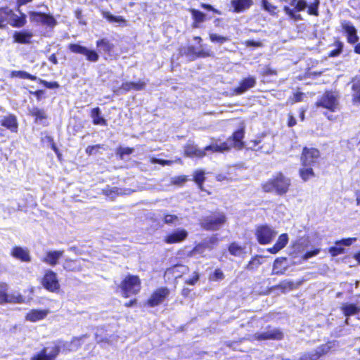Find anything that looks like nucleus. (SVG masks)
<instances>
[{"label": "nucleus", "instance_id": "obj_1", "mask_svg": "<svg viewBox=\"0 0 360 360\" xmlns=\"http://www.w3.org/2000/svg\"><path fill=\"white\" fill-rule=\"evenodd\" d=\"M290 186V179L282 174H278L275 178L270 179L263 184L265 192H276L278 195H283L288 192Z\"/></svg>", "mask_w": 360, "mask_h": 360}, {"label": "nucleus", "instance_id": "obj_2", "mask_svg": "<svg viewBox=\"0 0 360 360\" xmlns=\"http://www.w3.org/2000/svg\"><path fill=\"white\" fill-rule=\"evenodd\" d=\"M226 221V215L223 212H217L202 219L200 225L205 230L217 231L219 230Z\"/></svg>", "mask_w": 360, "mask_h": 360}, {"label": "nucleus", "instance_id": "obj_3", "mask_svg": "<svg viewBox=\"0 0 360 360\" xmlns=\"http://www.w3.org/2000/svg\"><path fill=\"white\" fill-rule=\"evenodd\" d=\"M24 17H18L8 7L0 8V27L9 23L13 27H22L25 25Z\"/></svg>", "mask_w": 360, "mask_h": 360}, {"label": "nucleus", "instance_id": "obj_4", "mask_svg": "<svg viewBox=\"0 0 360 360\" xmlns=\"http://www.w3.org/2000/svg\"><path fill=\"white\" fill-rule=\"evenodd\" d=\"M122 295L124 297H128L131 295L136 294L141 288V283L138 276H128L120 285Z\"/></svg>", "mask_w": 360, "mask_h": 360}, {"label": "nucleus", "instance_id": "obj_5", "mask_svg": "<svg viewBox=\"0 0 360 360\" xmlns=\"http://www.w3.org/2000/svg\"><path fill=\"white\" fill-rule=\"evenodd\" d=\"M338 105V94L333 91H326L316 103L317 106L323 107L330 111H335Z\"/></svg>", "mask_w": 360, "mask_h": 360}, {"label": "nucleus", "instance_id": "obj_6", "mask_svg": "<svg viewBox=\"0 0 360 360\" xmlns=\"http://www.w3.org/2000/svg\"><path fill=\"white\" fill-rule=\"evenodd\" d=\"M41 284L44 288L53 292H56L60 288L57 274L50 269L45 271L44 276L41 281Z\"/></svg>", "mask_w": 360, "mask_h": 360}, {"label": "nucleus", "instance_id": "obj_7", "mask_svg": "<svg viewBox=\"0 0 360 360\" xmlns=\"http://www.w3.org/2000/svg\"><path fill=\"white\" fill-rule=\"evenodd\" d=\"M276 234L277 232L268 226H259L255 233L258 242L262 245L271 243Z\"/></svg>", "mask_w": 360, "mask_h": 360}, {"label": "nucleus", "instance_id": "obj_8", "mask_svg": "<svg viewBox=\"0 0 360 360\" xmlns=\"http://www.w3.org/2000/svg\"><path fill=\"white\" fill-rule=\"evenodd\" d=\"M319 151L314 148H304L301 155L302 166H314L319 158Z\"/></svg>", "mask_w": 360, "mask_h": 360}, {"label": "nucleus", "instance_id": "obj_9", "mask_svg": "<svg viewBox=\"0 0 360 360\" xmlns=\"http://www.w3.org/2000/svg\"><path fill=\"white\" fill-rule=\"evenodd\" d=\"M69 49L75 53H79L86 56V59L90 62H97L99 56L96 51L89 50L86 47L77 44H71L69 45Z\"/></svg>", "mask_w": 360, "mask_h": 360}, {"label": "nucleus", "instance_id": "obj_10", "mask_svg": "<svg viewBox=\"0 0 360 360\" xmlns=\"http://www.w3.org/2000/svg\"><path fill=\"white\" fill-rule=\"evenodd\" d=\"M283 338V333L278 328H269L268 330L262 333H257L252 337V340H281Z\"/></svg>", "mask_w": 360, "mask_h": 360}, {"label": "nucleus", "instance_id": "obj_11", "mask_svg": "<svg viewBox=\"0 0 360 360\" xmlns=\"http://www.w3.org/2000/svg\"><path fill=\"white\" fill-rule=\"evenodd\" d=\"M60 350V346L56 345L45 347L39 354L32 357V360H55Z\"/></svg>", "mask_w": 360, "mask_h": 360}, {"label": "nucleus", "instance_id": "obj_12", "mask_svg": "<svg viewBox=\"0 0 360 360\" xmlns=\"http://www.w3.org/2000/svg\"><path fill=\"white\" fill-rule=\"evenodd\" d=\"M169 294V290L167 288H160L156 290L148 300V305L154 307L162 304Z\"/></svg>", "mask_w": 360, "mask_h": 360}, {"label": "nucleus", "instance_id": "obj_13", "mask_svg": "<svg viewBox=\"0 0 360 360\" xmlns=\"http://www.w3.org/2000/svg\"><path fill=\"white\" fill-rule=\"evenodd\" d=\"M30 19L32 21L41 23L44 25H46L50 27H53L57 24L56 20L51 15L45 14L42 13H30Z\"/></svg>", "mask_w": 360, "mask_h": 360}, {"label": "nucleus", "instance_id": "obj_14", "mask_svg": "<svg viewBox=\"0 0 360 360\" xmlns=\"http://www.w3.org/2000/svg\"><path fill=\"white\" fill-rule=\"evenodd\" d=\"M232 145L229 143V140L221 141L219 139H212L211 143L205 148V151L212 153H224L230 150Z\"/></svg>", "mask_w": 360, "mask_h": 360}, {"label": "nucleus", "instance_id": "obj_15", "mask_svg": "<svg viewBox=\"0 0 360 360\" xmlns=\"http://www.w3.org/2000/svg\"><path fill=\"white\" fill-rule=\"evenodd\" d=\"M341 27L346 33L348 43L354 44L359 41V38L357 35V30L350 21L342 20Z\"/></svg>", "mask_w": 360, "mask_h": 360}, {"label": "nucleus", "instance_id": "obj_16", "mask_svg": "<svg viewBox=\"0 0 360 360\" xmlns=\"http://www.w3.org/2000/svg\"><path fill=\"white\" fill-rule=\"evenodd\" d=\"M63 250L48 251L41 260L44 263L54 266L58 264V260L63 257Z\"/></svg>", "mask_w": 360, "mask_h": 360}, {"label": "nucleus", "instance_id": "obj_17", "mask_svg": "<svg viewBox=\"0 0 360 360\" xmlns=\"http://www.w3.org/2000/svg\"><path fill=\"white\" fill-rule=\"evenodd\" d=\"M11 255L17 259L23 262H31V256L27 248L15 246L11 250Z\"/></svg>", "mask_w": 360, "mask_h": 360}, {"label": "nucleus", "instance_id": "obj_18", "mask_svg": "<svg viewBox=\"0 0 360 360\" xmlns=\"http://www.w3.org/2000/svg\"><path fill=\"white\" fill-rule=\"evenodd\" d=\"M49 312L47 309H32L27 313L25 319L30 322H37L45 319Z\"/></svg>", "mask_w": 360, "mask_h": 360}, {"label": "nucleus", "instance_id": "obj_19", "mask_svg": "<svg viewBox=\"0 0 360 360\" xmlns=\"http://www.w3.org/2000/svg\"><path fill=\"white\" fill-rule=\"evenodd\" d=\"M256 84V79L254 77H248L241 81L240 86L234 89L236 94H242L249 89L253 87Z\"/></svg>", "mask_w": 360, "mask_h": 360}, {"label": "nucleus", "instance_id": "obj_20", "mask_svg": "<svg viewBox=\"0 0 360 360\" xmlns=\"http://www.w3.org/2000/svg\"><path fill=\"white\" fill-rule=\"evenodd\" d=\"M218 243L217 236H212L208 240H205L202 243L198 244L195 247L193 252L202 253L205 249L212 250Z\"/></svg>", "mask_w": 360, "mask_h": 360}, {"label": "nucleus", "instance_id": "obj_21", "mask_svg": "<svg viewBox=\"0 0 360 360\" xmlns=\"http://www.w3.org/2000/svg\"><path fill=\"white\" fill-rule=\"evenodd\" d=\"M244 130L243 128H242L235 131L232 136L230 137L228 140H229V143L232 145V147L241 149L243 147V142H242Z\"/></svg>", "mask_w": 360, "mask_h": 360}, {"label": "nucleus", "instance_id": "obj_22", "mask_svg": "<svg viewBox=\"0 0 360 360\" xmlns=\"http://www.w3.org/2000/svg\"><path fill=\"white\" fill-rule=\"evenodd\" d=\"M288 242V235L286 233H283L278 237L276 244L272 248L267 249V251L270 253L276 254L284 248Z\"/></svg>", "mask_w": 360, "mask_h": 360}, {"label": "nucleus", "instance_id": "obj_23", "mask_svg": "<svg viewBox=\"0 0 360 360\" xmlns=\"http://www.w3.org/2000/svg\"><path fill=\"white\" fill-rule=\"evenodd\" d=\"M184 153L189 157L202 158L206 155L205 148L203 150L198 148L194 144H188L184 149Z\"/></svg>", "mask_w": 360, "mask_h": 360}, {"label": "nucleus", "instance_id": "obj_24", "mask_svg": "<svg viewBox=\"0 0 360 360\" xmlns=\"http://www.w3.org/2000/svg\"><path fill=\"white\" fill-rule=\"evenodd\" d=\"M187 232L185 230H177L167 236L165 241L167 243H179L187 237Z\"/></svg>", "mask_w": 360, "mask_h": 360}, {"label": "nucleus", "instance_id": "obj_25", "mask_svg": "<svg viewBox=\"0 0 360 360\" xmlns=\"http://www.w3.org/2000/svg\"><path fill=\"white\" fill-rule=\"evenodd\" d=\"M146 83L143 81L139 80L137 82H124L122 83L120 89L129 91L131 90L141 91L145 89Z\"/></svg>", "mask_w": 360, "mask_h": 360}, {"label": "nucleus", "instance_id": "obj_26", "mask_svg": "<svg viewBox=\"0 0 360 360\" xmlns=\"http://www.w3.org/2000/svg\"><path fill=\"white\" fill-rule=\"evenodd\" d=\"M1 125L8 129L13 132H16L18 129V123L16 117L13 115L6 116L1 120Z\"/></svg>", "mask_w": 360, "mask_h": 360}, {"label": "nucleus", "instance_id": "obj_27", "mask_svg": "<svg viewBox=\"0 0 360 360\" xmlns=\"http://www.w3.org/2000/svg\"><path fill=\"white\" fill-rule=\"evenodd\" d=\"M340 309L344 315L347 317L356 315L360 311V307L352 303H344Z\"/></svg>", "mask_w": 360, "mask_h": 360}, {"label": "nucleus", "instance_id": "obj_28", "mask_svg": "<svg viewBox=\"0 0 360 360\" xmlns=\"http://www.w3.org/2000/svg\"><path fill=\"white\" fill-rule=\"evenodd\" d=\"M63 266L64 269L70 271H79L82 269L80 260L67 259L64 261Z\"/></svg>", "mask_w": 360, "mask_h": 360}, {"label": "nucleus", "instance_id": "obj_29", "mask_svg": "<svg viewBox=\"0 0 360 360\" xmlns=\"http://www.w3.org/2000/svg\"><path fill=\"white\" fill-rule=\"evenodd\" d=\"M231 5L234 8L235 12L240 13L248 8L252 5V0H233Z\"/></svg>", "mask_w": 360, "mask_h": 360}, {"label": "nucleus", "instance_id": "obj_30", "mask_svg": "<svg viewBox=\"0 0 360 360\" xmlns=\"http://www.w3.org/2000/svg\"><path fill=\"white\" fill-rule=\"evenodd\" d=\"M286 260L285 257H278L275 259L273 265L272 274L281 275L284 274L286 268H282V264Z\"/></svg>", "mask_w": 360, "mask_h": 360}, {"label": "nucleus", "instance_id": "obj_31", "mask_svg": "<svg viewBox=\"0 0 360 360\" xmlns=\"http://www.w3.org/2000/svg\"><path fill=\"white\" fill-rule=\"evenodd\" d=\"M188 271V267L184 265H175L167 269V274H173L175 278L181 277L182 274Z\"/></svg>", "mask_w": 360, "mask_h": 360}, {"label": "nucleus", "instance_id": "obj_32", "mask_svg": "<svg viewBox=\"0 0 360 360\" xmlns=\"http://www.w3.org/2000/svg\"><path fill=\"white\" fill-rule=\"evenodd\" d=\"M32 34L30 32H16L14 34V39L16 42L21 44L29 43Z\"/></svg>", "mask_w": 360, "mask_h": 360}, {"label": "nucleus", "instance_id": "obj_33", "mask_svg": "<svg viewBox=\"0 0 360 360\" xmlns=\"http://www.w3.org/2000/svg\"><path fill=\"white\" fill-rule=\"evenodd\" d=\"M91 115L94 124L107 125V121L103 117H101V110L99 108H93Z\"/></svg>", "mask_w": 360, "mask_h": 360}, {"label": "nucleus", "instance_id": "obj_34", "mask_svg": "<svg viewBox=\"0 0 360 360\" xmlns=\"http://www.w3.org/2000/svg\"><path fill=\"white\" fill-rule=\"evenodd\" d=\"M312 167V165L302 166V168H300V176L304 181H307L315 176Z\"/></svg>", "mask_w": 360, "mask_h": 360}, {"label": "nucleus", "instance_id": "obj_35", "mask_svg": "<svg viewBox=\"0 0 360 360\" xmlns=\"http://www.w3.org/2000/svg\"><path fill=\"white\" fill-rule=\"evenodd\" d=\"M30 113L35 117V121L41 122L44 120H46L47 116L45 111L38 108H32L30 110Z\"/></svg>", "mask_w": 360, "mask_h": 360}, {"label": "nucleus", "instance_id": "obj_36", "mask_svg": "<svg viewBox=\"0 0 360 360\" xmlns=\"http://www.w3.org/2000/svg\"><path fill=\"white\" fill-rule=\"evenodd\" d=\"M103 193L113 200L117 195L124 194V192L122 188L112 187L103 189Z\"/></svg>", "mask_w": 360, "mask_h": 360}, {"label": "nucleus", "instance_id": "obj_37", "mask_svg": "<svg viewBox=\"0 0 360 360\" xmlns=\"http://www.w3.org/2000/svg\"><path fill=\"white\" fill-rule=\"evenodd\" d=\"M193 180L198 184V188L201 191H203L202 184H203V182L205 180V172L203 170H202V169L196 170L193 173Z\"/></svg>", "mask_w": 360, "mask_h": 360}, {"label": "nucleus", "instance_id": "obj_38", "mask_svg": "<svg viewBox=\"0 0 360 360\" xmlns=\"http://www.w3.org/2000/svg\"><path fill=\"white\" fill-rule=\"evenodd\" d=\"M229 251L232 255L240 257L245 253V248L236 243H232L229 247Z\"/></svg>", "mask_w": 360, "mask_h": 360}, {"label": "nucleus", "instance_id": "obj_39", "mask_svg": "<svg viewBox=\"0 0 360 360\" xmlns=\"http://www.w3.org/2000/svg\"><path fill=\"white\" fill-rule=\"evenodd\" d=\"M7 296L8 299L6 303L21 304L25 302V298L19 292L8 294Z\"/></svg>", "mask_w": 360, "mask_h": 360}, {"label": "nucleus", "instance_id": "obj_40", "mask_svg": "<svg viewBox=\"0 0 360 360\" xmlns=\"http://www.w3.org/2000/svg\"><path fill=\"white\" fill-rule=\"evenodd\" d=\"M11 77H18L21 79H29L31 80H37V77L36 76L32 75L30 73L22 71V70H14L11 73Z\"/></svg>", "mask_w": 360, "mask_h": 360}, {"label": "nucleus", "instance_id": "obj_41", "mask_svg": "<svg viewBox=\"0 0 360 360\" xmlns=\"http://www.w3.org/2000/svg\"><path fill=\"white\" fill-rule=\"evenodd\" d=\"M330 349V346L328 344L323 345L316 350L315 354H306V355L308 356L309 359H310V357H311L313 359H315L316 357H317V359H318L321 355L327 353Z\"/></svg>", "mask_w": 360, "mask_h": 360}, {"label": "nucleus", "instance_id": "obj_42", "mask_svg": "<svg viewBox=\"0 0 360 360\" xmlns=\"http://www.w3.org/2000/svg\"><path fill=\"white\" fill-rule=\"evenodd\" d=\"M96 46L101 47L105 53H110L113 49V44L106 39H102L96 41Z\"/></svg>", "mask_w": 360, "mask_h": 360}, {"label": "nucleus", "instance_id": "obj_43", "mask_svg": "<svg viewBox=\"0 0 360 360\" xmlns=\"http://www.w3.org/2000/svg\"><path fill=\"white\" fill-rule=\"evenodd\" d=\"M352 85V98L354 103L360 102V83L354 79Z\"/></svg>", "mask_w": 360, "mask_h": 360}, {"label": "nucleus", "instance_id": "obj_44", "mask_svg": "<svg viewBox=\"0 0 360 360\" xmlns=\"http://www.w3.org/2000/svg\"><path fill=\"white\" fill-rule=\"evenodd\" d=\"M273 139L270 138L268 141L264 142L258 149H256V150H260L262 153L269 154L273 151Z\"/></svg>", "mask_w": 360, "mask_h": 360}, {"label": "nucleus", "instance_id": "obj_45", "mask_svg": "<svg viewBox=\"0 0 360 360\" xmlns=\"http://www.w3.org/2000/svg\"><path fill=\"white\" fill-rule=\"evenodd\" d=\"M320 1L319 0H313V1L308 4L307 8H308V13L309 15H313L315 16L319 15V6Z\"/></svg>", "mask_w": 360, "mask_h": 360}, {"label": "nucleus", "instance_id": "obj_46", "mask_svg": "<svg viewBox=\"0 0 360 360\" xmlns=\"http://www.w3.org/2000/svg\"><path fill=\"white\" fill-rule=\"evenodd\" d=\"M8 290V285L6 283H0V304L6 303L8 296L7 290Z\"/></svg>", "mask_w": 360, "mask_h": 360}, {"label": "nucleus", "instance_id": "obj_47", "mask_svg": "<svg viewBox=\"0 0 360 360\" xmlns=\"http://www.w3.org/2000/svg\"><path fill=\"white\" fill-rule=\"evenodd\" d=\"M191 13L192 14L193 18L195 20V23L193 26L195 27H197L198 25H196V23L203 22L205 18V15L201 11H199L193 8L191 9Z\"/></svg>", "mask_w": 360, "mask_h": 360}, {"label": "nucleus", "instance_id": "obj_48", "mask_svg": "<svg viewBox=\"0 0 360 360\" xmlns=\"http://www.w3.org/2000/svg\"><path fill=\"white\" fill-rule=\"evenodd\" d=\"M295 288L296 286L295 283L291 281H283L276 286V288L281 289L283 292H285L286 290H290Z\"/></svg>", "mask_w": 360, "mask_h": 360}, {"label": "nucleus", "instance_id": "obj_49", "mask_svg": "<svg viewBox=\"0 0 360 360\" xmlns=\"http://www.w3.org/2000/svg\"><path fill=\"white\" fill-rule=\"evenodd\" d=\"M210 41L214 43H218L220 44H224V42L229 40V39L226 37H223L214 33H210L209 34Z\"/></svg>", "mask_w": 360, "mask_h": 360}, {"label": "nucleus", "instance_id": "obj_50", "mask_svg": "<svg viewBox=\"0 0 360 360\" xmlns=\"http://www.w3.org/2000/svg\"><path fill=\"white\" fill-rule=\"evenodd\" d=\"M296 0H292L291 5L295 6V8L297 11H304L306 8H307L308 4L305 0H298L295 3Z\"/></svg>", "mask_w": 360, "mask_h": 360}, {"label": "nucleus", "instance_id": "obj_51", "mask_svg": "<svg viewBox=\"0 0 360 360\" xmlns=\"http://www.w3.org/2000/svg\"><path fill=\"white\" fill-rule=\"evenodd\" d=\"M103 15L110 22H123L124 20L121 16H114L109 12H103Z\"/></svg>", "mask_w": 360, "mask_h": 360}, {"label": "nucleus", "instance_id": "obj_52", "mask_svg": "<svg viewBox=\"0 0 360 360\" xmlns=\"http://www.w3.org/2000/svg\"><path fill=\"white\" fill-rule=\"evenodd\" d=\"M262 6L265 11H268L271 14L274 13L276 10V7L269 3L267 0H262Z\"/></svg>", "mask_w": 360, "mask_h": 360}, {"label": "nucleus", "instance_id": "obj_53", "mask_svg": "<svg viewBox=\"0 0 360 360\" xmlns=\"http://www.w3.org/2000/svg\"><path fill=\"white\" fill-rule=\"evenodd\" d=\"M356 241V238H349L346 239H342L338 241L335 242L336 245H345V246H349L353 243Z\"/></svg>", "mask_w": 360, "mask_h": 360}, {"label": "nucleus", "instance_id": "obj_54", "mask_svg": "<svg viewBox=\"0 0 360 360\" xmlns=\"http://www.w3.org/2000/svg\"><path fill=\"white\" fill-rule=\"evenodd\" d=\"M79 345V338H74L73 340L68 344L67 348L69 351L76 350Z\"/></svg>", "mask_w": 360, "mask_h": 360}, {"label": "nucleus", "instance_id": "obj_55", "mask_svg": "<svg viewBox=\"0 0 360 360\" xmlns=\"http://www.w3.org/2000/svg\"><path fill=\"white\" fill-rule=\"evenodd\" d=\"M164 221L167 224H176L179 221V218L176 215L167 214L165 217Z\"/></svg>", "mask_w": 360, "mask_h": 360}, {"label": "nucleus", "instance_id": "obj_56", "mask_svg": "<svg viewBox=\"0 0 360 360\" xmlns=\"http://www.w3.org/2000/svg\"><path fill=\"white\" fill-rule=\"evenodd\" d=\"M341 245H337L335 247H331L330 249H329V252L330 254L335 257V256H337L338 255H340V254H342L344 253V248H342V247H340Z\"/></svg>", "mask_w": 360, "mask_h": 360}, {"label": "nucleus", "instance_id": "obj_57", "mask_svg": "<svg viewBox=\"0 0 360 360\" xmlns=\"http://www.w3.org/2000/svg\"><path fill=\"white\" fill-rule=\"evenodd\" d=\"M320 252V249L316 248L314 249L312 251L307 252L302 257V259L304 261L308 260L309 258L316 256Z\"/></svg>", "mask_w": 360, "mask_h": 360}, {"label": "nucleus", "instance_id": "obj_58", "mask_svg": "<svg viewBox=\"0 0 360 360\" xmlns=\"http://www.w3.org/2000/svg\"><path fill=\"white\" fill-rule=\"evenodd\" d=\"M261 264V262L258 259L254 258L247 265V269L253 270L257 268Z\"/></svg>", "mask_w": 360, "mask_h": 360}, {"label": "nucleus", "instance_id": "obj_59", "mask_svg": "<svg viewBox=\"0 0 360 360\" xmlns=\"http://www.w3.org/2000/svg\"><path fill=\"white\" fill-rule=\"evenodd\" d=\"M150 162L153 164H160L162 165H170L173 162L172 160H160L155 158H152L150 159Z\"/></svg>", "mask_w": 360, "mask_h": 360}, {"label": "nucleus", "instance_id": "obj_60", "mask_svg": "<svg viewBox=\"0 0 360 360\" xmlns=\"http://www.w3.org/2000/svg\"><path fill=\"white\" fill-rule=\"evenodd\" d=\"M133 151L134 149L131 148H120L117 153L120 155L121 158H122L124 155H130Z\"/></svg>", "mask_w": 360, "mask_h": 360}, {"label": "nucleus", "instance_id": "obj_61", "mask_svg": "<svg viewBox=\"0 0 360 360\" xmlns=\"http://www.w3.org/2000/svg\"><path fill=\"white\" fill-rule=\"evenodd\" d=\"M40 82L43 84L46 87L49 89H56L59 86V84L54 82H49L45 80L40 79Z\"/></svg>", "mask_w": 360, "mask_h": 360}, {"label": "nucleus", "instance_id": "obj_62", "mask_svg": "<svg viewBox=\"0 0 360 360\" xmlns=\"http://www.w3.org/2000/svg\"><path fill=\"white\" fill-rule=\"evenodd\" d=\"M224 276L223 272L220 269H216L214 271V273L213 274L212 279L213 280H222L224 278Z\"/></svg>", "mask_w": 360, "mask_h": 360}, {"label": "nucleus", "instance_id": "obj_63", "mask_svg": "<svg viewBox=\"0 0 360 360\" xmlns=\"http://www.w3.org/2000/svg\"><path fill=\"white\" fill-rule=\"evenodd\" d=\"M246 46H255V47H261L262 46V42L260 41H255L252 40H248L245 42Z\"/></svg>", "mask_w": 360, "mask_h": 360}, {"label": "nucleus", "instance_id": "obj_64", "mask_svg": "<svg viewBox=\"0 0 360 360\" xmlns=\"http://www.w3.org/2000/svg\"><path fill=\"white\" fill-rule=\"evenodd\" d=\"M213 56V53L212 51H210L200 50L198 53V57L205 58V57H210V56Z\"/></svg>", "mask_w": 360, "mask_h": 360}]
</instances>
